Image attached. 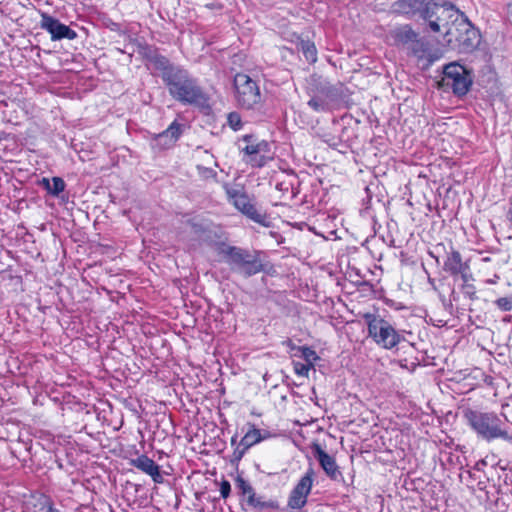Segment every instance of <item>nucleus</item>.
<instances>
[{"label":"nucleus","mask_w":512,"mask_h":512,"mask_svg":"<svg viewBox=\"0 0 512 512\" xmlns=\"http://www.w3.org/2000/svg\"><path fill=\"white\" fill-rule=\"evenodd\" d=\"M235 98L239 106L252 109L261 102L257 83L248 75L238 73L234 77Z\"/></svg>","instance_id":"7"},{"label":"nucleus","mask_w":512,"mask_h":512,"mask_svg":"<svg viewBox=\"0 0 512 512\" xmlns=\"http://www.w3.org/2000/svg\"><path fill=\"white\" fill-rule=\"evenodd\" d=\"M392 35L397 44L403 45L407 48L411 45L418 34L414 32L410 26L404 25L394 29Z\"/></svg>","instance_id":"17"},{"label":"nucleus","mask_w":512,"mask_h":512,"mask_svg":"<svg viewBox=\"0 0 512 512\" xmlns=\"http://www.w3.org/2000/svg\"><path fill=\"white\" fill-rule=\"evenodd\" d=\"M313 453L327 476L333 480L341 476L335 459L326 453L319 444H314Z\"/></svg>","instance_id":"13"},{"label":"nucleus","mask_w":512,"mask_h":512,"mask_svg":"<svg viewBox=\"0 0 512 512\" xmlns=\"http://www.w3.org/2000/svg\"><path fill=\"white\" fill-rule=\"evenodd\" d=\"M312 368H313V366L309 365L308 363H300V362L294 363V372L298 376L308 377L309 371Z\"/></svg>","instance_id":"26"},{"label":"nucleus","mask_w":512,"mask_h":512,"mask_svg":"<svg viewBox=\"0 0 512 512\" xmlns=\"http://www.w3.org/2000/svg\"><path fill=\"white\" fill-rule=\"evenodd\" d=\"M300 350L306 363L314 367L313 362L319 359L316 352L310 347H300Z\"/></svg>","instance_id":"24"},{"label":"nucleus","mask_w":512,"mask_h":512,"mask_svg":"<svg viewBox=\"0 0 512 512\" xmlns=\"http://www.w3.org/2000/svg\"><path fill=\"white\" fill-rule=\"evenodd\" d=\"M367 323L368 335L374 343L386 350H392L398 346L405 338L402 332L386 319L371 313L364 315Z\"/></svg>","instance_id":"5"},{"label":"nucleus","mask_w":512,"mask_h":512,"mask_svg":"<svg viewBox=\"0 0 512 512\" xmlns=\"http://www.w3.org/2000/svg\"><path fill=\"white\" fill-rule=\"evenodd\" d=\"M269 437V433L255 428L254 426H251V428L245 433V435L242 437L241 445L247 447L248 449L252 447L253 445L261 442L262 440H265Z\"/></svg>","instance_id":"18"},{"label":"nucleus","mask_w":512,"mask_h":512,"mask_svg":"<svg viewBox=\"0 0 512 512\" xmlns=\"http://www.w3.org/2000/svg\"><path fill=\"white\" fill-rule=\"evenodd\" d=\"M243 141L247 142L242 151L249 157L247 160L252 166L262 167L268 160L272 159L269 155L270 145L266 141L255 142L253 136L246 135Z\"/></svg>","instance_id":"10"},{"label":"nucleus","mask_w":512,"mask_h":512,"mask_svg":"<svg viewBox=\"0 0 512 512\" xmlns=\"http://www.w3.org/2000/svg\"><path fill=\"white\" fill-rule=\"evenodd\" d=\"M181 135V125L176 121L172 122L169 127L163 132L156 135L154 141L156 145L161 148H168L172 146Z\"/></svg>","instance_id":"16"},{"label":"nucleus","mask_w":512,"mask_h":512,"mask_svg":"<svg viewBox=\"0 0 512 512\" xmlns=\"http://www.w3.org/2000/svg\"><path fill=\"white\" fill-rule=\"evenodd\" d=\"M471 84V73L463 65L458 62L445 65L440 82L442 87L451 88L454 94L463 96L469 91Z\"/></svg>","instance_id":"6"},{"label":"nucleus","mask_w":512,"mask_h":512,"mask_svg":"<svg viewBox=\"0 0 512 512\" xmlns=\"http://www.w3.org/2000/svg\"><path fill=\"white\" fill-rule=\"evenodd\" d=\"M40 26L51 34L52 40L69 39L73 40L77 37V33L70 29L67 25L62 24L58 19L43 13L41 15Z\"/></svg>","instance_id":"11"},{"label":"nucleus","mask_w":512,"mask_h":512,"mask_svg":"<svg viewBox=\"0 0 512 512\" xmlns=\"http://www.w3.org/2000/svg\"><path fill=\"white\" fill-rule=\"evenodd\" d=\"M309 107H311L316 112L325 111L327 108V104L325 101L318 97H313L308 101Z\"/></svg>","instance_id":"27"},{"label":"nucleus","mask_w":512,"mask_h":512,"mask_svg":"<svg viewBox=\"0 0 512 512\" xmlns=\"http://www.w3.org/2000/svg\"><path fill=\"white\" fill-rule=\"evenodd\" d=\"M314 475V469L310 466L290 493L288 499L290 508L300 509L306 505L308 495L312 489Z\"/></svg>","instance_id":"9"},{"label":"nucleus","mask_w":512,"mask_h":512,"mask_svg":"<svg viewBox=\"0 0 512 512\" xmlns=\"http://www.w3.org/2000/svg\"><path fill=\"white\" fill-rule=\"evenodd\" d=\"M407 49L410 50L412 54L419 59L426 57L427 45L424 41L419 39L418 36L413 40L411 45L407 47Z\"/></svg>","instance_id":"21"},{"label":"nucleus","mask_w":512,"mask_h":512,"mask_svg":"<svg viewBox=\"0 0 512 512\" xmlns=\"http://www.w3.org/2000/svg\"><path fill=\"white\" fill-rule=\"evenodd\" d=\"M232 444L235 442V437L231 439Z\"/></svg>","instance_id":"33"},{"label":"nucleus","mask_w":512,"mask_h":512,"mask_svg":"<svg viewBox=\"0 0 512 512\" xmlns=\"http://www.w3.org/2000/svg\"><path fill=\"white\" fill-rule=\"evenodd\" d=\"M228 125L234 130L238 131L242 128L241 116L237 112H231L227 117Z\"/></svg>","instance_id":"25"},{"label":"nucleus","mask_w":512,"mask_h":512,"mask_svg":"<svg viewBox=\"0 0 512 512\" xmlns=\"http://www.w3.org/2000/svg\"><path fill=\"white\" fill-rule=\"evenodd\" d=\"M443 268L453 277L460 275L464 282L471 276L468 263L463 262L460 252L453 248L447 253Z\"/></svg>","instance_id":"12"},{"label":"nucleus","mask_w":512,"mask_h":512,"mask_svg":"<svg viewBox=\"0 0 512 512\" xmlns=\"http://www.w3.org/2000/svg\"><path fill=\"white\" fill-rule=\"evenodd\" d=\"M301 50L307 61L310 63H315L317 61V49L314 43L309 41H302Z\"/></svg>","instance_id":"22"},{"label":"nucleus","mask_w":512,"mask_h":512,"mask_svg":"<svg viewBox=\"0 0 512 512\" xmlns=\"http://www.w3.org/2000/svg\"><path fill=\"white\" fill-rule=\"evenodd\" d=\"M247 450H248V448L245 446H242L241 441H240L233 452V460L237 461V462L240 461Z\"/></svg>","instance_id":"29"},{"label":"nucleus","mask_w":512,"mask_h":512,"mask_svg":"<svg viewBox=\"0 0 512 512\" xmlns=\"http://www.w3.org/2000/svg\"><path fill=\"white\" fill-rule=\"evenodd\" d=\"M218 254L223 255L231 269L245 277H250L263 270V264L256 254L242 248L219 244Z\"/></svg>","instance_id":"4"},{"label":"nucleus","mask_w":512,"mask_h":512,"mask_svg":"<svg viewBox=\"0 0 512 512\" xmlns=\"http://www.w3.org/2000/svg\"><path fill=\"white\" fill-rule=\"evenodd\" d=\"M42 184L46 190L53 196H58L65 189V182L60 177H53L52 180L43 178Z\"/></svg>","instance_id":"19"},{"label":"nucleus","mask_w":512,"mask_h":512,"mask_svg":"<svg viewBox=\"0 0 512 512\" xmlns=\"http://www.w3.org/2000/svg\"><path fill=\"white\" fill-rule=\"evenodd\" d=\"M130 464L143 473L151 476L155 483L163 482L160 467L148 456L140 455L137 458L131 459Z\"/></svg>","instance_id":"14"},{"label":"nucleus","mask_w":512,"mask_h":512,"mask_svg":"<svg viewBox=\"0 0 512 512\" xmlns=\"http://www.w3.org/2000/svg\"><path fill=\"white\" fill-rule=\"evenodd\" d=\"M230 492H231V485L229 483V481L227 480H223L220 484V494L221 496L226 499L229 495H230Z\"/></svg>","instance_id":"30"},{"label":"nucleus","mask_w":512,"mask_h":512,"mask_svg":"<svg viewBox=\"0 0 512 512\" xmlns=\"http://www.w3.org/2000/svg\"><path fill=\"white\" fill-rule=\"evenodd\" d=\"M432 2L433 0H399L397 9L404 14H419L425 19V10Z\"/></svg>","instance_id":"15"},{"label":"nucleus","mask_w":512,"mask_h":512,"mask_svg":"<svg viewBox=\"0 0 512 512\" xmlns=\"http://www.w3.org/2000/svg\"><path fill=\"white\" fill-rule=\"evenodd\" d=\"M488 283H494V279L488 280Z\"/></svg>","instance_id":"32"},{"label":"nucleus","mask_w":512,"mask_h":512,"mask_svg":"<svg viewBox=\"0 0 512 512\" xmlns=\"http://www.w3.org/2000/svg\"><path fill=\"white\" fill-rule=\"evenodd\" d=\"M235 482L240 493L247 498L253 497L256 494L254 488L242 477H237Z\"/></svg>","instance_id":"23"},{"label":"nucleus","mask_w":512,"mask_h":512,"mask_svg":"<svg viewBox=\"0 0 512 512\" xmlns=\"http://www.w3.org/2000/svg\"><path fill=\"white\" fill-rule=\"evenodd\" d=\"M163 81L168 87L170 95L184 104L203 105L206 102L205 94L185 70L168 68L163 72Z\"/></svg>","instance_id":"2"},{"label":"nucleus","mask_w":512,"mask_h":512,"mask_svg":"<svg viewBox=\"0 0 512 512\" xmlns=\"http://www.w3.org/2000/svg\"><path fill=\"white\" fill-rule=\"evenodd\" d=\"M226 193L230 201L240 212L254 222L268 226L267 216L256 208L246 193L232 188H226Z\"/></svg>","instance_id":"8"},{"label":"nucleus","mask_w":512,"mask_h":512,"mask_svg":"<svg viewBox=\"0 0 512 512\" xmlns=\"http://www.w3.org/2000/svg\"><path fill=\"white\" fill-rule=\"evenodd\" d=\"M488 283H494V279L488 280Z\"/></svg>","instance_id":"31"},{"label":"nucleus","mask_w":512,"mask_h":512,"mask_svg":"<svg viewBox=\"0 0 512 512\" xmlns=\"http://www.w3.org/2000/svg\"><path fill=\"white\" fill-rule=\"evenodd\" d=\"M465 418L477 436L486 441L511 440L505 420L494 412L469 410L465 413Z\"/></svg>","instance_id":"3"},{"label":"nucleus","mask_w":512,"mask_h":512,"mask_svg":"<svg viewBox=\"0 0 512 512\" xmlns=\"http://www.w3.org/2000/svg\"><path fill=\"white\" fill-rule=\"evenodd\" d=\"M246 501L250 507L258 510H264L275 507L273 501L265 500L263 496H257L256 494L253 497L246 498Z\"/></svg>","instance_id":"20"},{"label":"nucleus","mask_w":512,"mask_h":512,"mask_svg":"<svg viewBox=\"0 0 512 512\" xmlns=\"http://www.w3.org/2000/svg\"><path fill=\"white\" fill-rule=\"evenodd\" d=\"M425 20L434 32H441L447 42L463 51H470L478 44V32L454 5L432 2L425 10Z\"/></svg>","instance_id":"1"},{"label":"nucleus","mask_w":512,"mask_h":512,"mask_svg":"<svg viewBox=\"0 0 512 512\" xmlns=\"http://www.w3.org/2000/svg\"><path fill=\"white\" fill-rule=\"evenodd\" d=\"M497 307L502 311L512 310V297H502L495 301Z\"/></svg>","instance_id":"28"}]
</instances>
